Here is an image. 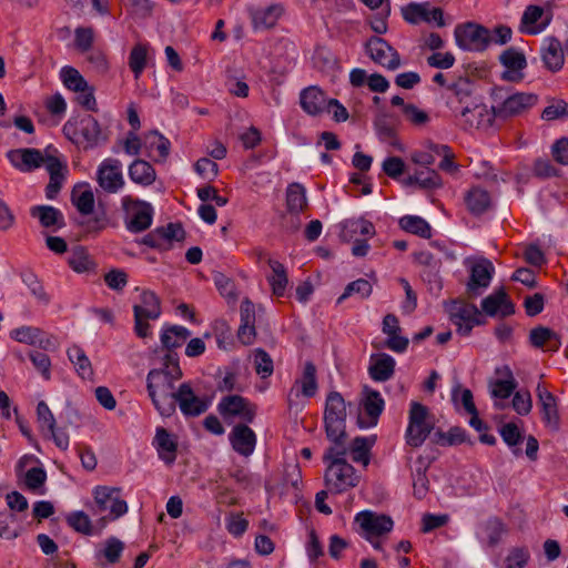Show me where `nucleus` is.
<instances>
[{"label":"nucleus","mask_w":568,"mask_h":568,"mask_svg":"<svg viewBox=\"0 0 568 568\" xmlns=\"http://www.w3.org/2000/svg\"><path fill=\"white\" fill-rule=\"evenodd\" d=\"M68 524L77 531L84 535L92 534L91 520L89 516L83 511H75L68 516Z\"/></svg>","instance_id":"nucleus-61"},{"label":"nucleus","mask_w":568,"mask_h":568,"mask_svg":"<svg viewBox=\"0 0 568 568\" xmlns=\"http://www.w3.org/2000/svg\"><path fill=\"white\" fill-rule=\"evenodd\" d=\"M250 357L253 359L254 369L261 378H267L273 374V359L263 348H255Z\"/></svg>","instance_id":"nucleus-47"},{"label":"nucleus","mask_w":568,"mask_h":568,"mask_svg":"<svg viewBox=\"0 0 568 568\" xmlns=\"http://www.w3.org/2000/svg\"><path fill=\"white\" fill-rule=\"evenodd\" d=\"M465 265L470 273L466 284V295L468 298L474 300L480 296L483 291L490 285L495 267L486 257L467 258Z\"/></svg>","instance_id":"nucleus-7"},{"label":"nucleus","mask_w":568,"mask_h":568,"mask_svg":"<svg viewBox=\"0 0 568 568\" xmlns=\"http://www.w3.org/2000/svg\"><path fill=\"white\" fill-rule=\"evenodd\" d=\"M395 361L387 354L372 356V364L368 368L369 375L374 381L385 382L394 374Z\"/></svg>","instance_id":"nucleus-33"},{"label":"nucleus","mask_w":568,"mask_h":568,"mask_svg":"<svg viewBox=\"0 0 568 568\" xmlns=\"http://www.w3.org/2000/svg\"><path fill=\"white\" fill-rule=\"evenodd\" d=\"M374 444V436L354 438L349 448L353 462L362 463L366 467L369 464V452Z\"/></svg>","instance_id":"nucleus-42"},{"label":"nucleus","mask_w":568,"mask_h":568,"mask_svg":"<svg viewBox=\"0 0 568 568\" xmlns=\"http://www.w3.org/2000/svg\"><path fill=\"white\" fill-rule=\"evenodd\" d=\"M454 38L458 48L465 51L483 52L491 44L490 30L475 22L456 26Z\"/></svg>","instance_id":"nucleus-5"},{"label":"nucleus","mask_w":568,"mask_h":568,"mask_svg":"<svg viewBox=\"0 0 568 568\" xmlns=\"http://www.w3.org/2000/svg\"><path fill=\"white\" fill-rule=\"evenodd\" d=\"M123 548L124 544L120 539L111 537L105 541L104 548L101 550V555L109 564H114L120 559Z\"/></svg>","instance_id":"nucleus-60"},{"label":"nucleus","mask_w":568,"mask_h":568,"mask_svg":"<svg viewBox=\"0 0 568 568\" xmlns=\"http://www.w3.org/2000/svg\"><path fill=\"white\" fill-rule=\"evenodd\" d=\"M473 90L474 84L468 78H459L448 87L450 95L447 99V105L455 115L460 112L462 106L475 102Z\"/></svg>","instance_id":"nucleus-22"},{"label":"nucleus","mask_w":568,"mask_h":568,"mask_svg":"<svg viewBox=\"0 0 568 568\" xmlns=\"http://www.w3.org/2000/svg\"><path fill=\"white\" fill-rule=\"evenodd\" d=\"M37 417L42 432H52L55 427V418L49 406L43 400L38 403Z\"/></svg>","instance_id":"nucleus-58"},{"label":"nucleus","mask_w":568,"mask_h":568,"mask_svg":"<svg viewBox=\"0 0 568 568\" xmlns=\"http://www.w3.org/2000/svg\"><path fill=\"white\" fill-rule=\"evenodd\" d=\"M182 369L176 354L168 353L163 357L162 367L151 369L146 375L149 396L160 415L172 416L176 409L178 387L175 383L182 378Z\"/></svg>","instance_id":"nucleus-1"},{"label":"nucleus","mask_w":568,"mask_h":568,"mask_svg":"<svg viewBox=\"0 0 568 568\" xmlns=\"http://www.w3.org/2000/svg\"><path fill=\"white\" fill-rule=\"evenodd\" d=\"M61 79L63 84L72 91H83L88 87V82L81 73L72 67H64L61 70Z\"/></svg>","instance_id":"nucleus-53"},{"label":"nucleus","mask_w":568,"mask_h":568,"mask_svg":"<svg viewBox=\"0 0 568 568\" xmlns=\"http://www.w3.org/2000/svg\"><path fill=\"white\" fill-rule=\"evenodd\" d=\"M301 385V392L305 397H312L317 390L316 367L312 362L304 364L302 377L296 381Z\"/></svg>","instance_id":"nucleus-45"},{"label":"nucleus","mask_w":568,"mask_h":568,"mask_svg":"<svg viewBox=\"0 0 568 568\" xmlns=\"http://www.w3.org/2000/svg\"><path fill=\"white\" fill-rule=\"evenodd\" d=\"M346 403L338 392L327 395L324 410L326 436L329 440L346 438Z\"/></svg>","instance_id":"nucleus-3"},{"label":"nucleus","mask_w":568,"mask_h":568,"mask_svg":"<svg viewBox=\"0 0 568 568\" xmlns=\"http://www.w3.org/2000/svg\"><path fill=\"white\" fill-rule=\"evenodd\" d=\"M9 159L21 171H31L44 165L50 175V181L45 187V195L50 200L58 195L68 173L67 165L58 158L44 156L37 149H19L9 152Z\"/></svg>","instance_id":"nucleus-2"},{"label":"nucleus","mask_w":568,"mask_h":568,"mask_svg":"<svg viewBox=\"0 0 568 568\" xmlns=\"http://www.w3.org/2000/svg\"><path fill=\"white\" fill-rule=\"evenodd\" d=\"M456 116L460 118L465 126L481 130L490 128L497 118L494 112V105L488 109L485 104L476 101L462 106L460 112Z\"/></svg>","instance_id":"nucleus-15"},{"label":"nucleus","mask_w":568,"mask_h":568,"mask_svg":"<svg viewBox=\"0 0 568 568\" xmlns=\"http://www.w3.org/2000/svg\"><path fill=\"white\" fill-rule=\"evenodd\" d=\"M94 41V31L92 28H77L75 29V47L82 53H85L92 49Z\"/></svg>","instance_id":"nucleus-62"},{"label":"nucleus","mask_w":568,"mask_h":568,"mask_svg":"<svg viewBox=\"0 0 568 568\" xmlns=\"http://www.w3.org/2000/svg\"><path fill=\"white\" fill-rule=\"evenodd\" d=\"M148 58V45L143 43H136L129 57V67L138 79L146 65Z\"/></svg>","instance_id":"nucleus-50"},{"label":"nucleus","mask_w":568,"mask_h":568,"mask_svg":"<svg viewBox=\"0 0 568 568\" xmlns=\"http://www.w3.org/2000/svg\"><path fill=\"white\" fill-rule=\"evenodd\" d=\"M129 176L134 183L149 186L155 181L156 173L149 162L138 159L130 164Z\"/></svg>","instance_id":"nucleus-34"},{"label":"nucleus","mask_w":568,"mask_h":568,"mask_svg":"<svg viewBox=\"0 0 568 568\" xmlns=\"http://www.w3.org/2000/svg\"><path fill=\"white\" fill-rule=\"evenodd\" d=\"M363 407L367 414L369 422L364 423L361 418L358 419L359 427H369L377 424V419L384 409V399L377 390H366L365 398L363 400Z\"/></svg>","instance_id":"nucleus-30"},{"label":"nucleus","mask_w":568,"mask_h":568,"mask_svg":"<svg viewBox=\"0 0 568 568\" xmlns=\"http://www.w3.org/2000/svg\"><path fill=\"white\" fill-rule=\"evenodd\" d=\"M69 265L74 272L82 273L92 268L93 262L90 258L87 248L78 245L71 250Z\"/></svg>","instance_id":"nucleus-49"},{"label":"nucleus","mask_w":568,"mask_h":568,"mask_svg":"<svg viewBox=\"0 0 568 568\" xmlns=\"http://www.w3.org/2000/svg\"><path fill=\"white\" fill-rule=\"evenodd\" d=\"M481 310L488 316L506 317L515 313V306L503 287L481 301Z\"/></svg>","instance_id":"nucleus-24"},{"label":"nucleus","mask_w":568,"mask_h":568,"mask_svg":"<svg viewBox=\"0 0 568 568\" xmlns=\"http://www.w3.org/2000/svg\"><path fill=\"white\" fill-rule=\"evenodd\" d=\"M414 256L418 264L427 268L424 272V278L429 283H434L437 288H440V282L438 278L440 261L436 260L434 255L427 251L417 252Z\"/></svg>","instance_id":"nucleus-39"},{"label":"nucleus","mask_w":568,"mask_h":568,"mask_svg":"<svg viewBox=\"0 0 568 568\" xmlns=\"http://www.w3.org/2000/svg\"><path fill=\"white\" fill-rule=\"evenodd\" d=\"M144 143L149 150L158 151L159 158L155 161L164 162L170 154V141L158 131H153L146 134Z\"/></svg>","instance_id":"nucleus-46"},{"label":"nucleus","mask_w":568,"mask_h":568,"mask_svg":"<svg viewBox=\"0 0 568 568\" xmlns=\"http://www.w3.org/2000/svg\"><path fill=\"white\" fill-rule=\"evenodd\" d=\"M190 336L191 332L186 327L172 325L163 329L161 334V343L169 353H172L171 351L180 347Z\"/></svg>","instance_id":"nucleus-36"},{"label":"nucleus","mask_w":568,"mask_h":568,"mask_svg":"<svg viewBox=\"0 0 568 568\" xmlns=\"http://www.w3.org/2000/svg\"><path fill=\"white\" fill-rule=\"evenodd\" d=\"M529 342L536 348L548 346V351L556 352L560 346V339L556 332L545 326H537L529 333Z\"/></svg>","instance_id":"nucleus-32"},{"label":"nucleus","mask_w":568,"mask_h":568,"mask_svg":"<svg viewBox=\"0 0 568 568\" xmlns=\"http://www.w3.org/2000/svg\"><path fill=\"white\" fill-rule=\"evenodd\" d=\"M500 62L507 68L503 78L510 81L518 80L520 78L518 72L526 67L525 55L513 48L501 53Z\"/></svg>","instance_id":"nucleus-31"},{"label":"nucleus","mask_w":568,"mask_h":568,"mask_svg":"<svg viewBox=\"0 0 568 568\" xmlns=\"http://www.w3.org/2000/svg\"><path fill=\"white\" fill-rule=\"evenodd\" d=\"M95 514L109 511V519L115 520L128 513V504L120 498V488L98 486L93 490Z\"/></svg>","instance_id":"nucleus-10"},{"label":"nucleus","mask_w":568,"mask_h":568,"mask_svg":"<svg viewBox=\"0 0 568 568\" xmlns=\"http://www.w3.org/2000/svg\"><path fill=\"white\" fill-rule=\"evenodd\" d=\"M11 337L17 342L37 345L38 337L41 335V331L33 326H21L10 333Z\"/></svg>","instance_id":"nucleus-57"},{"label":"nucleus","mask_w":568,"mask_h":568,"mask_svg":"<svg viewBox=\"0 0 568 568\" xmlns=\"http://www.w3.org/2000/svg\"><path fill=\"white\" fill-rule=\"evenodd\" d=\"M332 442L333 445L326 449L323 460L327 463V465L334 463H347L345 459L347 454V448L344 445L345 438H338L337 440Z\"/></svg>","instance_id":"nucleus-55"},{"label":"nucleus","mask_w":568,"mask_h":568,"mask_svg":"<svg viewBox=\"0 0 568 568\" xmlns=\"http://www.w3.org/2000/svg\"><path fill=\"white\" fill-rule=\"evenodd\" d=\"M217 409L223 417H237L245 423H252L256 407L240 395H229L221 399Z\"/></svg>","instance_id":"nucleus-17"},{"label":"nucleus","mask_w":568,"mask_h":568,"mask_svg":"<svg viewBox=\"0 0 568 568\" xmlns=\"http://www.w3.org/2000/svg\"><path fill=\"white\" fill-rule=\"evenodd\" d=\"M174 399L185 416H199L207 409V404L194 394L190 383L180 384Z\"/></svg>","instance_id":"nucleus-19"},{"label":"nucleus","mask_w":568,"mask_h":568,"mask_svg":"<svg viewBox=\"0 0 568 568\" xmlns=\"http://www.w3.org/2000/svg\"><path fill=\"white\" fill-rule=\"evenodd\" d=\"M434 428V422L428 408L418 403L412 402L409 420L406 429V443L412 447H419Z\"/></svg>","instance_id":"nucleus-6"},{"label":"nucleus","mask_w":568,"mask_h":568,"mask_svg":"<svg viewBox=\"0 0 568 568\" xmlns=\"http://www.w3.org/2000/svg\"><path fill=\"white\" fill-rule=\"evenodd\" d=\"M267 263L272 270V274L267 280L272 286L273 294L276 296H283L288 283L286 268L276 260L268 258Z\"/></svg>","instance_id":"nucleus-38"},{"label":"nucleus","mask_w":568,"mask_h":568,"mask_svg":"<svg viewBox=\"0 0 568 568\" xmlns=\"http://www.w3.org/2000/svg\"><path fill=\"white\" fill-rule=\"evenodd\" d=\"M122 209L125 213V226L130 232L140 233L151 226L153 207L150 203L126 195L122 197Z\"/></svg>","instance_id":"nucleus-8"},{"label":"nucleus","mask_w":568,"mask_h":568,"mask_svg":"<svg viewBox=\"0 0 568 568\" xmlns=\"http://www.w3.org/2000/svg\"><path fill=\"white\" fill-rule=\"evenodd\" d=\"M489 392L491 397L506 399L508 398L517 387L515 378L511 379H493L488 383Z\"/></svg>","instance_id":"nucleus-54"},{"label":"nucleus","mask_w":568,"mask_h":568,"mask_svg":"<svg viewBox=\"0 0 568 568\" xmlns=\"http://www.w3.org/2000/svg\"><path fill=\"white\" fill-rule=\"evenodd\" d=\"M373 292V285L365 278H358L346 285L344 293L338 297L337 303H342L351 295L357 294L362 298H367Z\"/></svg>","instance_id":"nucleus-52"},{"label":"nucleus","mask_w":568,"mask_h":568,"mask_svg":"<svg viewBox=\"0 0 568 568\" xmlns=\"http://www.w3.org/2000/svg\"><path fill=\"white\" fill-rule=\"evenodd\" d=\"M403 18L412 23L435 22L438 27H444L443 10L439 8H430L428 2H412L402 9Z\"/></svg>","instance_id":"nucleus-18"},{"label":"nucleus","mask_w":568,"mask_h":568,"mask_svg":"<svg viewBox=\"0 0 568 568\" xmlns=\"http://www.w3.org/2000/svg\"><path fill=\"white\" fill-rule=\"evenodd\" d=\"M248 12L253 29L255 31H265L276 26L284 9L281 4L274 3L266 7H252Z\"/></svg>","instance_id":"nucleus-20"},{"label":"nucleus","mask_w":568,"mask_h":568,"mask_svg":"<svg viewBox=\"0 0 568 568\" xmlns=\"http://www.w3.org/2000/svg\"><path fill=\"white\" fill-rule=\"evenodd\" d=\"M229 439L232 448L243 457H250L254 453L257 442L256 434L245 424L235 425Z\"/></svg>","instance_id":"nucleus-21"},{"label":"nucleus","mask_w":568,"mask_h":568,"mask_svg":"<svg viewBox=\"0 0 568 568\" xmlns=\"http://www.w3.org/2000/svg\"><path fill=\"white\" fill-rule=\"evenodd\" d=\"M68 357L81 378L92 379L93 368L91 362L81 347L77 345L71 346L68 349Z\"/></svg>","instance_id":"nucleus-37"},{"label":"nucleus","mask_w":568,"mask_h":568,"mask_svg":"<svg viewBox=\"0 0 568 568\" xmlns=\"http://www.w3.org/2000/svg\"><path fill=\"white\" fill-rule=\"evenodd\" d=\"M530 558L526 547L513 548L506 557V568H524Z\"/></svg>","instance_id":"nucleus-59"},{"label":"nucleus","mask_w":568,"mask_h":568,"mask_svg":"<svg viewBox=\"0 0 568 568\" xmlns=\"http://www.w3.org/2000/svg\"><path fill=\"white\" fill-rule=\"evenodd\" d=\"M134 331L141 338L150 335L148 321L158 320L161 315V300L152 291H142L140 300L133 305Z\"/></svg>","instance_id":"nucleus-4"},{"label":"nucleus","mask_w":568,"mask_h":568,"mask_svg":"<svg viewBox=\"0 0 568 568\" xmlns=\"http://www.w3.org/2000/svg\"><path fill=\"white\" fill-rule=\"evenodd\" d=\"M81 136L84 149H92L98 145L104 144L109 134L105 132L100 123L93 116L89 115L81 121Z\"/></svg>","instance_id":"nucleus-25"},{"label":"nucleus","mask_w":568,"mask_h":568,"mask_svg":"<svg viewBox=\"0 0 568 568\" xmlns=\"http://www.w3.org/2000/svg\"><path fill=\"white\" fill-rule=\"evenodd\" d=\"M87 53V61L90 63L91 68L99 74H104L109 70V62L106 55L97 49H91Z\"/></svg>","instance_id":"nucleus-64"},{"label":"nucleus","mask_w":568,"mask_h":568,"mask_svg":"<svg viewBox=\"0 0 568 568\" xmlns=\"http://www.w3.org/2000/svg\"><path fill=\"white\" fill-rule=\"evenodd\" d=\"M515 412L521 416H526L531 412L532 399L528 390L516 392L511 402Z\"/></svg>","instance_id":"nucleus-63"},{"label":"nucleus","mask_w":568,"mask_h":568,"mask_svg":"<svg viewBox=\"0 0 568 568\" xmlns=\"http://www.w3.org/2000/svg\"><path fill=\"white\" fill-rule=\"evenodd\" d=\"M72 203L82 215H89L94 209V194L90 189H74L71 195Z\"/></svg>","instance_id":"nucleus-48"},{"label":"nucleus","mask_w":568,"mask_h":568,"mask_svg":"<svg viewBox=\"0 0 568 568\" xmlns=\"http://www.w3.org/2000/svg\"><path fill=\"white\" fill-rule=\"evenodd\" d=\"M406 186L419 185L423 189H434L442 184L439 175L434 170L427 171V178L420 179V175L413 174L404 180Z\"/></svg>","instance_id":"nucleus-56"},{"label":"nucleus","mask_w":568,"mask_h":568,"mask_svg":"<svg viewBox=\"0 0 568 568\" xmlns=\"http://www.w3.org/2000/svg\"><path fill=\"white\" fill-rule=\"evenodd\" d=\"M362 234L373 236L375 234L374 225L366 220H347L343 223L341 232V239L344 241H351L355 234Z\"/></svg>","instance_id":"nucleus-41"},{"label":"nucleus","mask_w":568,"mask_h":568,"mask_svg":"<svg viewBox=\"0 0 568 568\" xmlns=\"http://www.w3.org/2000/svg\"><path fill=\"white\" fill-rule=\"evenodd\" d=\"M465 202L473 214H481L490 206V196L487 191L473 187L467 192Z\"/></svg>","instance_id":"nucleus-40"},{"label":"nucleus","mask_w":568,"mask_h":568,"mask_svg":"<svg viewBox=\"0 0 568 568\" xmlns=\"http://www.w3.org/2000/svg\"><path fill=\"white\" fill-rule=\"evenodd\" d=\"M154 442L160 458L171 465L176 458V443L164 428L158 429Z\"/></svg>","instance_id":"nucleus-35"},{"label":"nucleus","mask_w":568,"mask_h":568,"mask_svg":"<svg viewBox=\"0 0 568 568\" xmlns=\"http://www.w3.org/2000/svg\"><path fill=\"white\" fill-rule=\"evenodd\" d=\"M551 16H545L541 7L530 4L523 13L519 31L528 34H538L549 26Z\"/></svg>","instance_id":"nucleus-23"},{"label":"nucleus","mask_w":568,"mask_h":568,"mask_svg":"<svg viewBox=\"0 0 568 568\" xmlns=\"http://www.w3.org/2000/svg\"><path fill=\"white\" fill-rule=\"evenodd\" d=\"M302 109L310 115H317L323 112L328 103L323 91L317 87L304 89L300 95Z\"/></svg>","instance_id":"nucleus-27"},{"label":"nucleus","mask_w":568,"mask_h":568,"mask_svg":"<svg viewBox=\"0 0 568 568\" xmlns=\"http://www.w3.org/2000/svg\"><path fill=\"white\" fill-rule=\"evenodd\" d=\"M324 483L331 494H342L356 487L359 476L348 463L328 464L324 474Z\"/></svg>","instance_id":"nucleus-9"},{"label":"nucleus","mask_w":568,"mask_h":568,"mask_svg":"<svg viewBox=\"0 0 568 568\" xmlns=\"http://www.w3.org/2000/svg\"><path fill=\"white\" fill-rule=\"evenodd\" d=\"M97 182L106 193H118L124 186L122 163L118 159H104L97 171Z\"/></svg>","instance_id":"nucleus-12"},{"label":"nucleus","mask_w":568,"mask_h":568,"mask_svg":"<svg viewBox=\"0 0 568 568\" xmlns=\"http://www.w3.org/2000/svg\"><path fill=\"white\" fill-rule=\"evenodd\" d=\"M428 148L437 155L443 156V160L439 163L440 170L448 173H455L458 171V165L454 162V154L448 145L428 142Z\"/></svg>","instance_id":"nucleus-51"},{"label":"nucleus","mask_w":568,"mask_h":568,"mask_svg":"<svg viewBox=\"0 0 568 568\" xmlns=\"http://www.w3.org/2000/svg\"><path fill=\"white\" fill-rule=\"evenodd\" d=\"M536 392L542 408V418L546 425L552 429H557L559 424V416L555 396L541 384L537 385Z\"/></svg>","instance_id":"nucleus-28"},{"label":"nucleus","mask_w":568,"mask_h":568,"mask_svg":"<svg viewBox=\"0 0 568 568\" xmlns=\"http://www.w3.org/2000/svg\"><path fill=\"white\" fill-rule=\"evenodd\" d=\"M355 521L362 530V536L368 541H372V538H381L388 534L394 526L390 517L371 510L358 513Z\"/></svg>","instance_id":"nucleus-11"},{"label":"nucleus","mask_w":568,"mask_h":568,"mask_svg":"<svg viewBox=\"0 0 568 568\" xmlns=\"http://www.w3.org/2000/svg\"><path fill=\"white\" fill-rule=\"evenodd\" d=\"M537 103V95L517 92L506 97L501 102L494 104V112L498 119L517 116Z\"/></svg>","instance_id":"nucleus-14"},{"label":"nucleus","mask_w":568,"mask_h":568,"mask_svg":"<svg viewBox=\"0 0 568 568\" xmlns=\"http://www.w3.org/2000/svg\"><path fill=\"white\" fill-rule=\"evenodd\" d=\"M450 321L457 326V333L469 335L476 325H481L480 313L476 305L466 302H454L449 308Z\"/></svg>","instance_id":"nucleus-13"},{"label":"nucleus","mask_w":568,"mask_h":568,"mask_svg":"<svg viewBox=\"0 0 568 568\" xmlns=\"http://www.w3.org/2000/svg\"><path fill=\"white\" fill-rule=\"evenodd\" d=\"M306 194L305 189L298 184L293 183L288 185L286 191V205L287 210L292 213H300L306 206Z\"/></svg>","instance_id":"nucleus-43"},{"label":"nucleus","mask_w":568,"mask_h":568,"mask_svg":"<svg viewBox=\"0 0 568 568\" xmlns=\"http://www.w3.org/2000/svg\"><path fill=\"white\" fill-rule=\"evenodd\" d=\"M399 225L403 230L420 237L429 239L432 236L430 225L419 216H404L399 220Z\"/></svg>","instance_id":"nucleus-44"},{"label":"nucleus","mask_w":568,"mask_h":568,"mask_svg":"<svg viewBox=\"0 0 568 568\" xmlns=\"http://www.w3.org/2000/svg\"><path fill=\"white\" fill-rule=\"evenodd\" d=\"M542 61L548 70L556 72L564 65L565 57L561 42L555 37H548L542 48Z\"/></svg>","instance_id":"nucleus-29"},{"label":"nucleus","mask_w":568,"mask_h":568,"mask_svg":"<svg viewBox=\"0 0 568 568\" xmlns=\"http://www.w3.org/2000/svg\"><path fill=\"white\" fill-rule=\"evenodd\" d=\"M366 51L375 63L388 70H396L402 64L397 51L379 37H373L367 41Z\"/></svg>","instance_id":"nucleus-16"},{"label":"nucleus","mask_w":568,"mask_h":568,"mask_svg":"<svg viewBox=\"0 0 568 568\" xmlns=\"http://www.w3.org/2000/svg\"><path fill=\"white\" fill-rule=\"evenodd\" d=\"M30 214L38 219L41 226L52 231L64 227L65 221L60 210L51 205H37L31 207Z\"/></svg>","instance_id":"nucleus-26"}]
</instances>
